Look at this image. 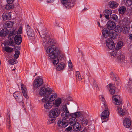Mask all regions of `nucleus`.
Wrapping results in <instances>:
<instances>
[{
  "label": "nucleus",
  "mask_w": 132,
  "mask_h": 132,
  "mask_svg": "<svg viewBox=\"0 0 132 132\" xmlns=\"http://www.w3.org/2000/svg\"><path fill=\"white\" fill-rule=\"evenodd\" d=\"M54 119H50L49 120L48 122V124L53 123L54 122Z\"/></svg>",
  "instance_id": "nucleus-54"
},
{
  "label": "nucleus",
  "mask_w": 132,
  "mask_h": 132,
  "mask_svg": "<svg viewBox=\"0 0 132 132\" xmlns=\"http://www.w3.org/2000/svg\"><path fill=\"white\" fill-rule=\"evenodd\" d=\"M86 113L84 111H79L70 114L71 117H75L78 119V120L82 118L85 115Z\"/></svg>",
  "instance_id": "nucleus-7"
},
{
  "label": "nucleus",
  "mask_w": 132,
  "mask_h": 132,
  "mask_svg": "<svg viewBox=\"0 0 132 132\" xmlns=\"http://www.w3.org/2000/svg\"><path fill=\"white\" fill-rule=\"evenodd\" d=\"M130 23V20L128 18H125L123 22V24L125 25L126 26H128Z\"/></svg>",
  "instance_id": "nucleus-42"
},
{
  "label": "nucleus",
  "mask_w": 132,
  "mask_h": 132,
  "mask_svg": "<svg viewBox=\"0 0 132 132\" xmlns=\"http://www.w3.org/2000/svg\"><path fill=\"white\" fill-rule=\"evenodd\" d=\"M109 19L111 20H113L117 22L118 21V16L116 14H113L110 16Z\"/></svg>",
  "instance_id": "nucleus-39"
},
{
  "label": "nucleus",
  "mask_w": 132,
  "mask_h": 132,
  "mask_svg": "<svg viewBox=\"0 0 132 132\" xmlns=\"http://www.w3.org/2000/svg\"><path fill=\"white\" fill-rule=\"evenodd\" d=\"M57 97V94L55 93H52L48 97V100L52 102L55 100Z\"/></svg>",
  "instance_id": "nucleus-23"
},
{
  "label": "nucleus",
  "mask_w": 132,
  "mask_h": 132,
  "mask_svg": "<svg viewBox=\"0 0 132 132\" xmlns=\"http://www.w3.org/2000/svg\"><path fill=\"white\" fill-rule=\"evenodd\" d=\"M122 26H120L119 25L116 26L115 29L116 31L118 32H121L122 30Z\"/></svg>",
  "instance_id": "nucleus-43"
},
{
  "label": "nucleus",
  "mask_w": 132,
  "mask_h": 132,
  "mask_svg": "<svg viewBox=\"0 0 132 132\" xmlns=\"http://www.w3.org/2000/svg\"><path fill=\"white\" fill-rule=\"evenodd\" d=\"M2 16L4 20H10L11 19V13L8 12H5L3 13Z\"/></svg>",
  "instance_id": "nucleus-18"
},
{
  "label": "nucleus",
  "mask_w": 132,
  "mask_h": 132,
  "mask_svg": "<svg viewBox=\"0 0 132 132\" xmlns=\"http://www.w3.org/2000/svg\"><path fill=\"white\" fill-rule=\"evenodd\" d=\"M16 59H14L10 60L9 62L10 64L13 65L18 63V62Z\"/></svg>",
  "instance_id": "nucleus-45"
},
{
  "label": "nucleus",
  "mask_w": 132,
  "mask_h": 132,
  "mask_svg": "<svg viewBox=\"0 0 132 132\" xmlns=\"http://www.w3.org/2000/svg\"><path fill=\"white\" fill-rule=\"evenodd\" d=\"M15 49L17 50H19L20 49V46L19 45L16 46H15Z\"/></svg>",
  "instance_id": "nucleus-59"
},
{
  "label": "nucleus",
  "mask_w": 132,
  "mask_h": 132,
  "mask_svg": "<svg viewBox=\"0 0 132 132\" xmlns=\"http://www.w3.org/2000/svg\"><path fill=\"white\" fill-rule=\"evenodd\" d=\"M123 43L122 41H119L117 44L116 49L118 50L122 48L123 46Z\"/></svg>",
  "instance_id": "nucleus-40"
},
{
  "label": "nucleus",
  "mask_w": 132,
  "mask_h": 132,
  "mask_svg": "<svg viewBox=\"0 0 132 132\" xmlns=\"http://www.w3.org/2000/svg\"><path fill=\"white\" fill-rule=\"evenodd\" d=\"M102 108L104 110L101 113V117L102 119H104L109 117V111L108 108L107 109H105V108Z\"/></svg>",
  "instance_id": "nucleus-10"
},
{
  "label": "nucleus",
  "mask_w": 132,
  "mask_h": 132,
  "mask_svg": "<svg viewBox=\"0 0 132 132\" xmlns=\"http://www.w3.org/2000/svg\"><path fill=\"white\" fill-rule=\"evenodd\" d=\"M7 115L8 117L7 118L6 120L7 121H8L9 122L10 121V118L9 117L10 115L9 114H7Z\"/></svg>",
  "instance_id": "nucleus-60"
},
{
  "label": "nucleus",
  "mask_w": 132,
  "mask_h": 132,
  "mask_svg": "<svg viewBox=\"0 0 132 132\" xmlns=\"http://www.w3.org/2000/svg\"><path fill=\"white\" fill-rule=\"evenodd\" d=\"M123 125L126 128H129L131 125L130 119L127 118H126L123 121Z\"/></svg>",
  "instance_id": "nucleus-17"
},
{
  "label": "nucleus",
  "mask_w": 132,
  "mask_h": 132,
  "mask_svg": "<svg viewBox=\"0 0 132 132\" xmlns=\"http://www.w3.org/2000/svg\"><path fill=\"white\" fill-rule=\"evenodd\" d=\"M7 34L6 32L4 31V30H2L0 32V36L2 37H4L6 36Z\"/></svg>",
  "instance_id": "nucleus-50"
},
{
  "label": "nucleus",
  "mask_w": 132,
  "mask_h": 132,
  "mask_svg": "<svg viewBox=\"0 0 132 132\" xmlns=\"http://www.w3.org/2000/svg\"><path fill=\"white\" fill-rule=\"evenodd\" d=\"M114 100V102H113L114 104L116 106V107L118 106H122V102L120 96L117 95H114L112 97V100Z\"/></svg>",
  "instance_id": "nucleus-3"
},
{
  "label": "nucleus",
  "mask_w": 132,
  "mask_h": 132,
  "mask_svg": "<svg viewBox=\"0 0 132 132\" xmlns=\"http://www.w3.org/2000/svg\"><path fill=\"white\" fill-rule=\"evenodd\" d=\"M112 12L111 10L107 9L105 10L103 12V16H105L108 20L109 19V16L111 15Z\"/></svg>",
  "instance_id": "nucleus-15"
},
{
  "label": "nucleus",
  "mask_w": 132,
  "mask_h": 132,
  "mask_svg": "<svg viewBox=\"0 0 132 132\" xmlns=\"http://www.w3.org/2000/svg\"><path fill=\"white\" fill-rule=\"evenodd\" d=\"M73 126V129L76 131H79L81 129V125L79 123L77 122Z\"/></svg>",
  "instance_id": "nucleus-30"
},
{
  "label": "nucleus",
  "mask_w": 132,
  "mask_h": 132,
  "mask_svg": "<svg viewBox=\"0 0 132 132\" xmlns=\"http://www.w3.org/2000/svg\"><path fill=\"white\" fill-rule=\"evenodd\" d=\"M108 36L110 38L109 39H114L117 37V35L116 32H111L110 33Z\"/></svg>",
  "instance_id": "nucleus-26"
},
{
  "label": "nucleus",
  "mask_w": 132,
  "mask_h": 132,
  "mask_svg": "<svg viewBox=\"0 0 132 132\" xmlns=\"http://www.w3.org/2000/svg\"><path fill=\"white\" fill-rule=\"evenodd\" d=\"M16 100L18 102L21 104L22 105L24 106V102L23 100V97L21 95V96H19L18 97L15 98Z\"/></svg>",
  "instance_id": "nucleus-31"
},
{
  "label": "nucleus",
  "mask_w": 132,
  "mask_h": 132,
  "mask_svg": "<svg viewBox=\"0 0 132 132\" xmlns=\"http://www.w3.org/2000/svg\"><path fill=\"white\" fill-rule=\"evenodd\" d=\"M22 29L21 27H20L18 31V32L16 31V34H21L22 33Z\"/></svg>",
  "instance_id": "nucleus-55"
},
{
  "label": "nucleus",
  "mask_w": 132,
  "mask_h": 132,
  "mask_svg": "<svg viewBox=\"0 0 132 132\" xmlns=\"http://www.w3.org/2000/svg\"><path fill=\"white\" fill-rule=\"evenodd\" d=\"M61 99L60 98H57L55 101V105L56 107H59L61 103Z\"/></svg>",
  "instance_id": "nucleus-34"
},
{
  "label": "nucleus",
  "mask_w": 132,
  "mask_h": 132,
  "mask_svg": "<svg viewBox=\"0 0 132 132\" xmlns=\"http://www.w3.org/2000/svg\"><path fill=\"white\" fill-rule=\"evenodd\" d=\"M69 119V123L71 126H73L76 123V119L75 117H71Z\"/></svg>",
  "instance_id": "nucleus-28"
},
{
  "label": "nucleus",
  "mask_w": 132,
  "mask_h": 132,
  "mask_svg": "<svg viewBox=\"0 0 132 132\" xmlns=\"http://www.w3.org/2000/svg\"><path fill=\"white\" fill-rule=\"evenodd\" d=\"M38 32L41 37L43 39V45L47 46L46 50L47 55L51 59L53 64L56 65L59 63V59L63 58V54L58 48L55 40L52 39L47 35L42 34Z\"/></svg>",
  "instance_id": "nucleus-1"
},
{
  "label": "nucleus",
  "mask_w": 132,
  "mask_h": 132,
  "mask_svg": "<svg viewBox=\"0 0 132 132\" xmlns=\"http://www.w3.org/2000/svg\"><path fill=\"white\" fill-rule=\"evenodd\" d=\"M15 1H18V0H7V3H12Z\"/></svg>",
  "instance_id": "nucleus-57"
},
{
  "label": "nucleus",
  "mask_w": 132,
  "mask_h": 132,
  "mask_svg": "<svg viewBox=\"0 0 132 132\" xmlns=\"http://www.w3.org/2000/svg\"><path fill=\"white\" fill-rule=\"evenodd\" d=\"M129 39L131 40H132V34H130L129 36Z\"/></svg>",
  "instance_id": "nucleus-63"
},
{
  "label": "nucleus",
  "mask_w": 132,
  "mask_h": 132,
  "mask_svg": "<svg viewBox=\"0 0 132 132\" xmlns=\"http://www.w3.org/2000/svg\"><path fill=\"white\" fill-rule=\"evenodd\" d=\"M62 3L67 8L73 7L75 4L76 0H60Z\"/></svg>",
  "instance_id": "nucleus-4"
},
{
  "label": "nucleus",
  "mask_w": 132,
  "mask_h": 132,
  "mask_svg": "<svg viewBox=\"0 0 132 132\" xmlns=\"http://www.w3.org/2000/svg\"><path fill=\"white\" fill-rule=\"evenodd\" d=\"M122 106L117 107V110L118 114L120 116H122L125 115L126 112L122 109Z\"/></svg>",
  "instance_id": "nucleus-19"
},
{
  "label": "nucleus",
  "mask_w": 132,
  "mask_h": 132,
  "mask_svg": "<svg viewBox=\"0 0 132 132\" xmlns=\"http://www.w3.org/2000/svg\"><path fill=\"white\" fill-rule=\"evenodd\" d=\"M117 3L116 2L113 1H110L108 3V5L110 7L114 8L117 6Z\"/></svg>",
  "instance_id": "nucleus-29"
},
{
  "label": "nucleus",
  "mask_w": 132,
  "mask_h": 132,
  "mask_svg": "<svg viewBox=\"0 0 132 132\" xmlns=\"http://www.w3.org/2000/svg\"><path fill=\"white\" fill-rule=\"evenodd\" d=\"M76 76L77 82H82V79L79 71H76Z\"/></svg>",
  "instance_id": "nucleus-25"
},
{
  "label": "nucleus",
  "mask_w": 132,
  "mask_h": 132,
  "mask_svg": "<svg viewBox=\"0 0 132 132\" xmlns=\"http://www.w3.org/2000/svg\"><path fill=\"white\" fill-rule=\"evenodd\" d=\"M60 113V110L57 108H55L52 109L49 112V116L51 118L57 117Z\"/></svg>",
  "instance_id": "nucleus-2"
},
{
  "label": "nucleus",
  "mask_w": 132,
  "mask_h": 132,
  "mask_svg": "<svg viewBox=\"0 0 132 132\" xmlns=\"http://www.w3.org/2000/svg\"><path fill=\"white\" fill-rule=\"evenodd\" d=\"M68 67L70 68H71L72 67V64L70 60H69L68 62Z\"/></svg>",
  "instance_id": "nucleus-56"
},
{
  "label": "nucleus",
  "mask_w": 132,
  "mask_h": 132,
  "mask_svg": "<svg viewBox=\"0 0 132 132\" xmlns=\"http://www.w3.org/2000/svg\"><path fill=\"white\" fill-rule=\"evenodd\" d=\"M46 90V88H45V87H42L41 88L39 91L40 95L41 96H45Z\"/></svg>",
  "instance_id": "nucleus-37"
},
{
  "label": "nucleus",
  "mask_w": 132,
  "mask_h": 132,
  "mask_svg": "<svg viewBox=\"0 0 132 132\" xmlns=\"http://www.w3.org/2000/svg\"><path fill=\"white\" fill-rule=\"evenodd\" d=\"M27 35L30 37H33L34 36V31L33 30L30 28L28 24L27 25L26 30Z\"/></svg>",
  "instance_id": "nucleus-12"
},
{
  "label": "nucleus",
  "mask_w": 132,
  "mask_h": 132,
  "mask_svg": "<svg viewBox=\"0 0 132 132\" xmlns=\"http://www.w3.org/2000/svg\"><path fill=\"white\" fill-rule=\"evenodd\" d=\"M110 30L107 28H104L102 31L103 36L106 38L108 37L110 33Z\"/></svg>",
  "instance_id": "nucleus-21"
},
{
  "label": "nucleus",
  "mask_w": 132,
  "mask_h": 132,
  "mask_svg": "<svg viewBox=\"0 0 132 132\" xmlns=\"http://www.w3.org/2000/svg\"><path fill=\"white\" fill-rule=\"evenodd\" d=\"M21 88L24 97L26 99H28L29 97L27 94V89L23 84H21Z\"/></svg>",
  "instance_id": "nucleus-11"
},
{
  "label": "nucleus",
  "mask_w": 132,
  "mask_h": 132,
  "mask_svg": "<svg viewBox=\"0 0 132 132\" xmlns=\"http://www.w3.org/2000/svg\"><path fill=\"white\" fill-rule=\"evenodd\" d=\"M14 41L16 44L19 45L22 42V38L20 34H17L14 38Z\"/></svg>",
  "instance_id": "nucleus-14"
},
{
  "label": "nucleus",
  "mask_w": 132,
  "mask_h": 132,
  "mask_svg": "<svg viewBox=\"0 0 132 132\" xmlns=\"http://www.w3.org/2000/svg\"><path fill=\"white\" fill-rule=\"evenodd\" d=\"M126 10V8L124 6L120 7L119 9V13L123 14L124 13Z\"/></svg>",
  "instance_id": "nucleus-41"
},
{
  "label": "nucleus",
  "mask_w": 132,
  "mask_h": 132,
  "mask_svg": "<svg viewBox=\"0 0 132 132\" xmlns=\"http://www.w3.org/2000/svg\"><path fill=\"white\" fill-rule=\"evenodd\" d=\"M81 124L84 126L87 125L88 123V120L85 118H81L78 120Z\"/></svg>",
  "instance_id": "nucleus-24"
},
{
  "label": "nucleus",
  "mask_w": 132,
  "mask_h": 132,
  "mask_svg": "<svg viewBox=\"0 0 132 132\" xmlns=\"http://www.w3.org/2000/svg\"><path fill=\"white\" fill-rule=\"evenodd\" d=\"M15 29L13 30L10 32L8 37V38L10 40H13L15 37V36L16 35V31H15Z\"/></svg>",
  "instance_id": "nucleus-20"
},
{
  "label": "nucleus",
  "mask_w": 132,
  "mask_h": 132,
  "mask_svg": "<svg viewBox=\"0 0 132 132\" xmlns=\"http://www.w3.org/2000/svg\"><path fill=\"white\" fill-rule=\"evenodd\" d=\"M66 67V65L63 62L59 63L56 67V69L59 71L63 70Z\"/></svg>",
  "instance_id": "nucleus-22"
},
{
  "label": "nucleus",
  "mask_w": 132,
  "mask_h": 132,
  "mask_svg": "<svg viewBox=\"0 0 132 132\" xmlns=\"http://www.w3.org/2000/svg\"><path fill=\"white\" fill-rule=\"evenodd\" d=\"M107 28L109 30H113L115 29L116 25L114 22L112 21H108L107 24Z\"/></svg>",
  "instance_id": "nucleus-13"
},
{
  "label": "nucleus",
  "mask_w": 132,
  "mask_h": 132,
  "mask_svg": "<svg viewBox=\"0 0 132 132\" xmlns=\"http://www.w3.org/2000/svg\"><path fill=\"white\" fill-rule=\"evenodd\" d=\"M42 101L44 104V107L46 109L51 108L53 105L52 102L49 100L48 98L46 97H44L42 99Z\"/></svg>",
  "instance_id": "nucleus-5"
},
{
  "label": "nucleus",
  "mask_w": 132,
  "mask_h": 132,
  "mask_svg": "<svg viewBox=\"0 0 132 132\" xmlns=\"http://www.w3.org/2000/svg\"><path fill=\"white\" fill-rule=\"evenodd\" d=\"M70 114H69V112H63L61 113L62 117L66 119L67 118H68Z\"/></svg>",
  "instance_id": "nucleus-33"
},
{
  "label": "nucleus",
  "mask_w": 132,
  "mask_h": 132,
  "mask_svg": "<svg viewBox=\"0 0 132 132\" xmlns=\"http://www.w3.org/2000/svg\"><path fill=\"white\" fill-rule=\"evenodd\" d=\"M13 95L15 98L18 97L19 96H21V94L18 92H16L13 94Z\"/></svg>",
  "instance_id": "nucleus-49"
},
{
  "label": "nucleus",
  "mask_w": 132,
  "mask_h": 132,
  "mask_svg": "<svg viewBox=\"0 0 132 132\" xmlns=\"http://www.w3.org/2000/svg\"><path fill=\"white\" fill-rule=\"evenodd\" d=\"M14 23L11 21H9L7 22L4 25V26H5V28H10L12 27Z\"/></svg>",
  "instance_id": "nucleus-36"
},
{
  "label": "nucleus",
  "mask_w": 132,
  "mask_h": 132,
  "mask_svg": "<svg viewBox=\"0 0 132 132\" xmlns=\"http://www.w3.org/2000/svg\"><path fill=\"white\" fill-rule=\"evenodd\" d=\"M20 51H15V54L14 55V59H16L18 58L20 55Z\"/></svg>",
  "instance_id": "nucleus-46"
},
{
  "label": "nucleus",
  "mask_w": 132,
  "mask_h": 132,
  "mask_svg": "<svg viewBox=\"0 0 132 132\" xmlns=\"http://www.w3.org/2000/svg\"><path fill=\"white\" fill-rule=\"evenodd\" d=\"M125 4L127 6H131L132 5V0H127L125 3Z\"/></svg>",
  "instance_id": "nucleus-48"
},
{
  "label": "nucleus",
  "mask_w": 132,
  "mask_h": 132,
  "mask_svg": "<svg viewBox=\"0 0 132 132\" xmlns=\"http://www.w3.org/2000/svg\"><path fill=\"white\" fill-rule=\"evenodd\" d=\"M63 112H69V111L68 110L67 105L65 104L63 106Z\"/></svg>",
  "instance_id": "nucleus-51"
},
{
  "label": "nucleus",
  "mask_w": 132,
  "mask_h": 132,
  "mask_svg": "<svg viewBox=\"0 0 132 132\" xmlns=\"http://www.w3.org/2000/svg\"><path fill=\"white\" fill-rule=\"evenodd\" d=\"M100 99L103 104V105L102 106V108H105V109H107V104L106 103L105 99L103 97L101 96Z\"/></svg>",
  "instance_id": "nucleus-35"
},
{
  "label": "nucleus",
  "mask_w": 132,
  "mask_h": 132,
  "mask_svg": "<svg viewBox=\"0 0 132 132\" xmlns=\"http://www.w3.org/2000/svg\"><path fill=\"white\" fill-rule=\"evenodd\" d=\"M94 85L95 87H96V90H99V88L96 82H95L94 84Z\"/></svg>",
  "instance_id": "nucleus-58"
},
{
  "label": "nucleus",
  "mask_w": 132,
  "mask_h": 132,
  "mask_svg": "<svg viewBox=\"0 0 132 132\" xmlns=\"http://www.w3.org/2000/svg\"><path fill=\"white\" fill-rule=\"evenodd\" d=\"M8 4L6 5L5 8L7 10L12 9L14 7V4L12 3H7Z\"/></svg>",
  "instance_id": "nucleus-32"
},
{
  "label": "nucleus",
  "mask_w": 132,
  "mask_h": 132,
  "mask_svg": "<svg viewBox=\"0 0 132 132\" xmlns=\"http://www.w3.org/2000/svg\"><path fill=\"white\" fill-rule=\"evenodd\" d=\"M115 78L117 82H120V79H119L118 78H117L116 77H115Z\"/></svg>",
  "instance_id": "nucleus-62"
},
{
  "label": "nucleus",
  "mask_w": 132,
  "mask_h": 132,
  "mask_svg": "<svg viewBox=\"0 0 132 132\" xmlns=\"http://www.w3.org/2000/svg\"><path fill=\"white\" fill-rule=\"evenodd\" d=\"M67 130L69 131L72 129V127H69L66 129Z\"/></svg>",
  "instance_id": "nucleus-61"
},
{
  "label": "nucleus",
  "mask_w": 132,
  "mask_h": 132,
  "mask_svg": "<svg viewBox=\"0 0 132 132\" xmlns=\"http://www.w3.org/2000/svg\"><path fill=\"white\" fill-rule=\"evenodd\" d=\"M7 43V45L9 46H14V43L13 40L8 41Z\"/></svg>",
  "instance_id": "nucleus-52"
},
{
  "label": "nucleus",
  "mask_w": 132,
  "mask_h": 132,
  "mask_svg": "<svg viewBox=\"0 0 132 132\" xmlns=\"http://www.w3.org/2000/svg\"><path fill=\"white\" fill-rule=\"evenodd\" d=\"M43 79L41 78L35 79L33 82V87L34 89H36L41 86L43 83Z\"/></svg>",
  "instance_id": "nucleus-6"
},
{
  "label": "nucleus",
  "mask_w": 132,
  "mask_h": 132,
  "mask_svg": "<svg viewBox=\"0 0 132 132\" xmlns=\"http://www.w3.org/2000/svg\"><path fill=\"white\" fill-rule=\"evenodd\" d=\"M122 31L124 34H126L128 32V28L126 26L125 27L122 26Z\"/></svg>",
  "instance_id": "nucleus-47"
},
{
  "label": "nucleus",
  "mask_w": 132,
  "mask_h": 132,
  "mask_svg": "<svg viewBox=\"0 0 132 132\" xmlns=\"http://www.w3.org/2000/svg\"><path fill=\"white\" fill-rule=\"evenodd\" d=\"M129 89L130 92H132V86H130V87H129Z\"/></svg>",
  "instance_id": "nucleus-64"
},
{
  "label": "nucleus",
  "mask_w": 132,
  "mask_h": 132,
  "mask_svg": "<svg viewBox=\"0 0 132 132\" xmlns=\"http://www.w3.org/2000/svg\"><path fill=\"white\" fill-rule=\"evenodd\" d=\"M52 91V89L49 87L46 88L45 97H46L47 98H48V97H49V96L52 93H51Z\"/></svg>",
  "instance_id": "nucleus-27"
},
{
  "label": "nucleus",
  "mask_w": 132,
  "mask_h": 132,
  "mask_svg": "<svg viewBox=\"0 0 132 132\" xmlns=\"http://www.w3.org/2000/svg\"><path fill=\"white\" fill-rule=\"evenodd\" d=\"M107 87L109 88V92L112 94H113L115 93V89L116 87L114 85L112 84H108Z\"/></svg>",
  "instance_id": "nucleus-16"
},
{
  "label": "nucleus",
  "mask_w": 132,
  "mask_h": 132,
  "mask_svg": "<svg viewBox=\"0 0 132 132\" xmlns=\"http://www.w3.org/2000/svg\"><path fill=\"white\" fill-rule=\"evenodd\" d=\"M68 121L65 119H61L57 122L58 126L60 127L65 128L68 125Z\"/></svg>",
  "instance_id": "nucleus-8"
},
{
  "label": "nucleus",
  "mask_w": 132,
  "mask_h": 132,
  "mask_svg": "<svg viewBox=\"0 0 132 132\" xmlns=\"http://www.w3.org/2000/svg\"><path fill=\"white\" fill-rule=\"evenodd\" d=\"M117 59L118 61L122 62L125 60V56L122 54H120L118 56Z\"/></svg>",
  "instance_id": "nucleus-38"
},
{
  "label": "nucleus",
  "mask_w": 132,
  "mask_h": 132,
  "mask_svg": "<svg viewBox=\"0 0 132 132\" xmlns=\"http://www.w3.org/2000/svg\"><path fill=\"white\" fill-rule=\"evenodd\" d=\"M106 44L107 47L110 49L112 50L115 48V44L112 39L107 40Z\"/></svg>",
  "instance_id": "nucleus-9"
},
{
  "label": "nucleus",
  "mask_w": 132,
  "mask_h": 132,
  "mask_svg": "<svg viewBox=\"0 0 132 132\" xmlns=\"http://www.w3.org/2000/svg\"><path fill=\"white\" fill-rule=\"evenodd\" d=\"M4 50L5 51L9 53L12 52L13 51V50L12 48L7 46L5 47Z\"/></svg>",
  "instance_id": "nucleus-44"
},
{
  "label": "nucleus",
  "mask_w": 132,
  "mask_h": 132,
  "mask_svg": "<svg viewBox=\"0 0 132 132\" xmlns=\"http://www.w3.org/2000/svg\"><path fill=\"white\" fill-rule=\"evenodd\" d=\"M110 54L111 56L115 57L117 54V52L116 51H114L111 52Z\"/></svg>",
  "instance_id": "nucleus-53"
}]
</instances>
